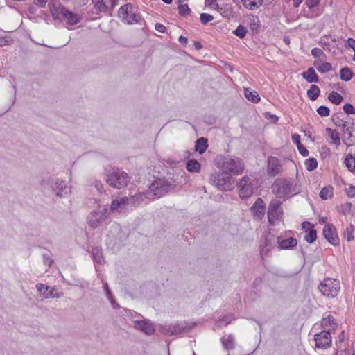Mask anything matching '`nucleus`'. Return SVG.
I'll use <instances>...</instances> for the list:
<instances>
[{
  "mask_svg": "<svg viewBox=\"0 0 355 355\" xmlns=\"http://www.w3.org/2000/svg\"><path fill=\"white\" fill-rule=\"evenodd\" d=\"M215 161L218 168L231 176L240 175L244 170V163L236 157L219 155L216 157Z\"/></svg>",
  "mask_w": 355,
  "mask_h": 355,
  "instance_id": "obj_1",
  "label": "nucleus"
},
{
  "mask_svg": "<svg viewBox=\"0 0 355 355\" xmlns=\"http://www.w3.org/2000/svg\"><path fill=\"white\" fill-rule=\"evenodd\" d=\"M176 187L175 182H171L165 178H156L148 188V198H160Z\"/></svg>",
  "mask_w": 355,
  "mask_h": 355,
  "instance_id": "obj_2",
  "label": "nucleus"
},
{
  "mask_svg": "<svg viewBox=\"0 0 355 355\" xmlns=\"http://www.w3.org/2000/svg\"><path fill=\"white\" fill-rule=\"evenodd\" d=\"M130 180L129 175L119 168H112L106 173L107 184L114 189H120L126 187Z\"/></svg>",
  "mask_w": 355,
  "mask_h": 355,
  "instance_id": "obj_3",
  "label": "nucleus"
},
{
  "mask_svg": "<svg viewBox=\"0 0 355 355\" xmlns=\"http://www.w3.org/2000/svg\"><path fill=\"white\" fill-rule=\"evenodd\" d=\"M196 324V322L190 323L183 321L169 324H162L159 327V331L164 335L176 336L182 333L189 331L193 328Z\"/></svg>",
  "mask_w": 355,
  "mask_h": 355,
  "instance_id": "obj_4",
  "label": "nucleus"
},
{
  "mask_svg": "<svg viewBox=\"0 0 355 355\" xmlns=\"http://www.w3.org/2000/svg\"><path fill=\"white\" fill-rule=\"evenodd\" d=\"M209 182L220 191H232L234 187L232 182V176L223 171L212 173Z\"/></svg>",
  "mask_w": 355,
  "mask_h": 355,
  "instance_id": "obj_5",
  "label": "nucleus"
},
{
  "mask_svg": "<svg viewBox=\"0 0 355 355\" xmlns=\"http://www.w3.org/2000/svg\"><path fill=\"white\" fill-rule=\"evenodd\" d=\"M274 194L278 198H284L293 192H295V184L292 180H277L271 187Z\"/></svg>",
  "mask_w": 355,
  "mask_h": 355,
  "instance_id": "obj_6",
  "label": "nucleus"
},
{
  "mask_svg": "<svg viewBox=\"0 0 355 355\" xmlns=\"http://www.w3.org/2000/svg\"><path fill=\"white\" fill-rule=\"evenodd\" d=\"M318 288L324 295L334 297L340 288V282L336 279L325 278L320 282Z\"/></svg>",
  "mask_w": 355,
  "mask_h": 355,
  "instance_id": "obj_7",
  "label": "nucleus"
},
{
  "mask_svg": "<svg viewBox=\"0 0 355 355\" xmlns=\"http://www.w3.org/2000/svg\"><path fill=\"white\" fill-rule=\"evenodd\" d=\"M282 202L277 199H272L268 207V219L270 225H275L277 221L283 218V209L281 207Z\"/></svg>",
  "mask_w": 355,
  "mask_h": 355,
  "instance_id": "obj_8",
  "label": "nucleus"
},
{
  "mask_svg": "<svg viewBox=\"0 0 355 355\" xmlns=\"http://www.w3.org/2000/svg\"><path fill=\"white\" fill-rule=\"evenodd\" d=\"M277 237L270 232L262 236L260 241V256L262 259L268 255L276 245Z\"/></svg>",
  "mask_w": 355,
  "mask_h": 355,
  "instance_id": "obj_9",
  "label": "nucleus"
},
{
  "mask_svg": "<svg viewBox=\"0 0 355 355\" xmlns=\"http://www.w3.org/2000/svg\"><path fill=\"white\" fill-rule=\"evenodd\" d=\"M107 218V210L105 208L101 209L89 214L87 217V223L92 227L96 228L103 225Z\"/></svg>",
  "mask_w": 355,
  "mask_h": 355,
  "instance_id": "obj_10",
  "label": "nucleus"
},
{
  "mask_svg": "<svg viewBox=\"0 0 355 355\" xmlns=\"http://www.w3.org/2000/svg\"><path fill=\"white\" fill-rule=\"evenodd\" d=\"M239 194L241 199L249 198L254 193V187L250 178L243 176L238 183Z\"/></svg>",
  "mask_w": 355,
  "mask_h": 355,
  "instance_id": "obj_11",
  "label": "nucleus"
},
{
  "mask_svg": "<svg viewBox=\"0 0 355 355\" xmlns=\"http://www.w3.org/2000/svg\"><path fill=\"white\" fill-rule=\"evenodd\" d=\"M330 329H324L320 333L315 334L314 340L315 347L321 349H327L331 345V336Z\"/></svg>",
  "mask_w": 355,
  "mask_h": 355,
  "instance_id": "obj_12",
  "label": "nucleus"
},
{
  "mask_svg": "<svg viewBox=\"0 0 355 355\" xmlns=\"http://www.w3.org/2000/svg\"><path fill=\"white\" fill-rule=\"evenodd\" d=\"M49 184L52 190L55 193V195L58 197H64L70 192V189L62 180L58 178L52 179L49 181Z\"/></svg>",
  "mask_w": 355,
  "mask_h": 355,
  "instance_id": "obj_13",
  "label": "nucleus"
},
{
  "mask_svg": "<svg viewBox=\"0 0 355 355\" xmlns=\"http://www.w3.org/2000/svg\"><path fill=\"white\" fill-rule=\"evenodd\" d=\"M322 234L327 241L332 245L337 246L339 245L340 241L336 227L329 223L325 225L323 228Z\"/></svg>",
  "mask_w": 355,
  "mask_h": 355,
  "instance_id": "obj_14",
  "label": "nucleus"
},
{
  "mask_svg": "<svg viewBox=\"0 0 355 355\" xmlns=\"http://www.w3.org/2000/svg\"><path fill=\"white\" fill-rule=\"evenodd\" d=\"M96 10L101 12L112 11L118 4V0H92Z\"/></svg>",
  "mask_w": 355,
  "mask_h": 355,
  "instance_id": "obj_15",
  "label": "nucleus"
},
{
  "mask_svg": "<svg viewBox=\"0 0 355 355\" xmlns=\"http://www.w3.org/2000/svg\"><path fill=\"white\" fill-rule=\"evenodd\" d=\"M37 291L43 295L46 299L47 298H59L63 295L61 292H58L54 288H51L49 286L43 284L38 283L35 286Z\"/></svg>",
  "mask_w": 355,
  "mask_h": 355,
  "instance_id": "obj_16",
  "label": "nucleus"
},
{
  "mask_svg": "<svg viewBox=\"0 0 355 355\" xmlns=\"http://www.w3.org/2000/svg\"><path fill=\"white\" fill-rule=\"evenodd\" d=\"M134 328L137 330L144 332L146 335H153L155 333V327L152 322L148 320H135Z\"/></svg>",
  "mask_w": 355,
  "mask_h": 355,
  "instance_id": "obj_17",
  "label": "nucleus"
},
{
  "mask_svg": "<svg viewBox=\"0 0 355 355\" xmlns=\"http://www.w3.org/2000/svg\"><path fill=\"white\" fill-rule=\"evenodd\" d=\"M60 12L62 17L67 20V23L69 25H76L81 20L79 15L70 11L64 6H60Z\"/></svg>",
  "mask_w": 355,
  "mask_h": 355,
  "instance_id": "obj_18",
  "label": "nucleus"
},
{
  "mask_svg": "<svg viewBox=\"0 0 355 355\" xmlns=\"http://www.w3.org/2000/svg\"><path fill=\"white\" fill-rule=\"evenodd\" d=\"M254 217L261 220L266 213V205L262 198H258L250 209Z\"/></svg>",
  "mask_w": 355,
  "mask_h": 355,
  "instance_id": "obj_19",
  "label": "nucleus"
},
{
  "mask_svg": "<svg viewBox=\"0 0 355 355\" xmlns=\"http://www.w3.org/2000/svg\"><path fill=\"white\" fill-rule=\"evenodd\" d=\"M282 170V165L276 157L270 156L268 159L267 173L268 176L275 177Z\"/></svg>",
  "mask_w": 355,
  "mask_h": 355,
  "instance_id": "obj_20",
  "label": "nucleus"
},
{
  "mask_svg": "<svg viewBox=\"0 0 355 355\" xmlns=\"http://www.w3.org/2000/svg\"><path fill=\"white\" fill-rule=\"evenodd\" d=\"M277 243L280 250H288L295 247L297 244V240L295 238L290 237L283 239L282 237H277Z\"/></svg>",
  "mask_w": 355,
  "mask_h": 355,
  "instance_id": "obj_21",
  "label": "nucleus"
},
{
  "mask_svg": "<svg viewBox=\"0 0 355 355\" xmlns=\"http://www.w3.org/2000/svg\"><path fill=\"white\" fill-rule=\"evenodd\" d=\"M302 76L309 83H318L319 81L318 76L313 67L308 68L306 71L302 73Z\"/></svg>",
  "mask_w": 355,
  "mask_h": 355,
  "instance_id": "obj_22",
  "label": "nucleus"
},
{
  "mask_svg": "<svg viewBox=\"0 0 355 355\" xmlns=\"http://www.w3.org/2000/svg\"><path fill=\"white\" fill-rule=\"evenodd\" d=\"M223 347L226 350L233 349L235 347V340L232 334L223 336L221 338Z\"/></svg>",
  "mask_w": 355,
  "mask_h": 355,
  "instance_id": "obj_23",
  "label": "nucleus"
},
{
  "mask_svg": "<svg viewBox=\"0 0 355 355\" xmlns=\"http://www.w3.org/2000/svg\"><path fill=\"white\" fill-rule=\"evenodd\" d=\"M208 148V141L207 138L200 137L196 141L195 151L200 154L204 153Z\"/></svg>",
  "mask_w": 355,
  "mask_h": 355,
  "instance_id": "obj_24",
  "label": "nucleus"
},
{
  "mask_svg": "<svg viewBox=\"0 0 355 355\" xmlns=\"http://www.w3.org/2000/svg\"><path fill=\"white\" fill-rule=\"evenodd\" d=\"M313 65L321 73H325L332 69L331 64L327 62L315 61Z\"/></svg>",
  "mask_w": 355,
  "mask_h": 355,
  "instance_id": "obj_25",
  "label": "nucleus"
},
{
  "mask_svg": "<svg viewBox=\"0 0 355 355\" xmlns=\"http://www.w3.org/2000/svg\"><path fill=\"white\" fill-rule=\"evenodd\" d=\"M201 165L196 159H189L186 164V168L191 173H198Z\"/></svg>",
  "mask_w": 355,
  "mask_h": 355,
  "instance_id": "obj_26",
  "label": "nucleus"
},
{
  "mask_svg": "<svg viewBox=\"0 0 355 355\" xmlns=\"http://www.w3.org/2000/svg\"><path fill=\"white\" fill-rule=\"evenodd\" d=\"M245 8L253 10L259 8L263 0H241Z\"/></svg>",
  "mask_w": 355,
  "mask_h": 355,
  "instance_id": "obj_27",
  "label": "nucleus"
},
{
  "mask_svg": "<svg viewBox=\"0 0 355 355\" xmlns=\"http://www.w3.org/2000/svg\"><path fill=\"white\" fill-rule=\"evenodd\" d=\"M132 8L133 6L131 3H127L121 6L118 11L119 17L123 19H126L128 17V14L132 12Z\"/></svg>",
  "mask_w": 355,
  "mask_h": 355,
  "instance_id": "obj_28",
  "label": "nucleus"
},
{
  "mask_svg": "<svg viewBox=\"0 0 355 355\" xmlns=\"http://www.w3.org/2000/svg\"><path fill=\"white\" fill-rule=\"evenodd\" d=\"M245 97L250 101L254 103H257L260 101V96L258 93L255 91H250L245 88L244 90Z\"/></svg>",
  "mask_w": 355,
  "mask_h": 355,
  "instance_id": "obj_29",
  "label": "nucleus"
},
{
  "mask_svg": "<svg viewBox=\"0 0 355 355\" xmlns=\"http://www.w3.org/2000/svg\"><path fill=\"white\" fill-rule=\"evenodd\" d=\"M334 188L331 185L323 187L320 192V197L322 200L331 199L334 195Z\"/></svg>",
  "mask_w": 355,
  "mask_h": 355,
  "instance_id": "obj_30",
  "label": "nucleus"
},
{
  "mask_svg": "<svg viewBox=\"0 0 355 355\" xmlns=\"http://www.w3.org/2000/svg\"><path fill=\"white\" fill-rule=\"evenodd\" d=\"M320 90L318 85H311L310 89L307 91V96L311 100H316L320 96Z\"/></svg>",
  "mask_w": 355,
  "mask_h": 355,
  "instance_id": "obj_31",
  "label": "nucleus"
},
{
  "mask_svg": "<svg viewBox=\"0 0 355 355\" xmlns=\"http://www.w3.org/2000/svg\"><path fill=\"white\" fill-rule=\"evenodd\" d=\"M92 255L94 260L98 263L99 264H102L104 263V258L103 256L102 250L101 248L95 247L92 249Z\"/></svg>",
  "mask_w": 355,
  "mask_h": 355,
  "instance_id": "obj_32",
  "label": "nucleus"
},
{
  "mask_svg": "<svg viewBox=\"0 0 355 355\" xmlns=\"http://www.w3.org/2000/svg\"><path fill=\"white\" fill-rule=\"evenodd\" d=\"M353 77V72L348 67H343L340 71V78L343 81H349Z\"/></svg>",
  "mask_w": 355,
  "mask_h": 355,
  "instance_id": "obj_33",
  "label": "nucleus"
},
{
  "mask_svg": "<svg viewBox=\"0 0 355 355\" xmlns=\"http://www.w3.org/2000/svg\"><path fill=\"white\" fill-rule=\"evenodd\" d=\"M344 163L349 171H355V158L352 156V155L348 154L346 155Z\"/></svg>",
  "mask_w": 355,
  "mask_h": 355,
  "instance_id": "obj_34",
  "label": "nucleus"
},
{
  "mask_svg": "<svg viewBox=\"0 0 355 355\" xmlns=\"http://www.w3.org/2000/svg\"><path fill=\"white\" fill-rule=\"evenodd\" d=\"M326 131L328 133L329 136L333 140V143L336 146H339L340 144V139L339 134L336 132V130H333L330 128H327Z\"/></svg>",
  "mask_w": 355,
  "mask_h": 355,
  "instance_id": "obj_35",
  "label": "nucleus"
},
{
  "mask_svg": "<svg viewBox=\"0 0 355 355\" xmlns=\"http://www.w3.org/2000/svg\"><path fill=\"white\" fill-rule=\"evenodd\" d=\"M332 325H336L334 318L331 315H327V316H324V315L321 321L322 327L325 329L327 327Z\"/></svg>",
  "mask_w": 355,
  "mask_h": 355,
  "instance_id": "obj_36",
  "label": "nucleus"
},
{
  "mask_svg": "<svg viewBox=\"0 0 355 355\" xmlns=\"http://www.w3.org/2000/svg\"><path fill=\"white\" fill-rule=\"evenodd\" d=\"M355 230V227L354 225H350L346 227L344 231L343 236L348 241L350 242L354 239V232Z\"/></svg>",
  "mask_w": 355,
  "mask_h": 355,
  "instance_id": "obj_37",
  "label": "nucleus"
},
{
  "mask_svg": "<svg viewBox=\"0 0 355 355\" xmlns=\"http://www.w3.org/2000/svg\"><path fill=\"white\" fill-rule=\"evenodd\" d=\"M328 100L335 105H339L343 100V97L334 91L329 94Z\"/></svg>",
  "mask_w": 355,
  "mask_h": 355,
  "instance_id": "obj_38",
  "label": "nucleus"
},
{
  "mask_svg": "<svg viewBox=\"0 0 355 355\" xmlns=\"http://www.w3.org/2000/svg\"><path fill=\"white\" fill-rule=\"evenodd\" d=\"M304 164L309 171H312L317 168L318 162L315 158L311 157L305 160Z\"/></svg>",
  "mask_w": 355,
  "mask_h": 355,
  "instance_id": "obj_39",
  "label": "nucleus"
},
{
  "mask_svg": "<svg viewBox=\"0 0 355 355\" xmlns=\"http://www.w3.org/2000/svg\"><path fill=\"white\" fill-rule=\"evenodd\" d=\"M250 28L253 32H255V33L259 31L260 28V21L258 17L253 16V17L250 19Z\"/></svg>",
  "mask_w": 355,
  "mask_h": 355,
  "instance_id": "obj_40",
  "label": "nucleus"
},
{
  "mask_svg": "<svg viewBox=\"0 0 355 355\" xmlns=\"http://www.w3.org/2000/svg\"><path fill=\"white\" fill-rule=\"evenodd\" d=\"M317 239V231L315 229H311L309 233L305 236V241L308 243H313L316 241Z\"/></svg>",
  "mask_w": 355,
  "mask_h": 355,
  "instance_id": "obj_41",
  "label": "nucleus"
},
{
  "mask_svg": "<svg viewBox=\"0 0 355 355\" xmlns=\"http://www.w3.org/2000/svg\"><path fill=\"white\" fill-rule=\"evenodd\" d=\"M247 32L246 28L241 24H239L237 28L233 31V33L241 39L245 37Z\"/></svg>",
  "mask_w": 355,
  "mask_h": 355,
  "instance_id": "obj_42",
  "label": "nucleus"
},
{
  "mask_svg": "<svg viewBox=\"0 0 355 355\" xmlns=\"http://www.w3.org/2000/svg\"><path fill=\"white\" fill-rule=\"evenodd\" d=\"M179 14L182 17H186L191 12V9L189 8L187 4H180L178 6Z\"/></svg>",
  "mask_w": 355,
  "mask_h": 355,
  "instance_id": "obj_43",
  "label": "nucleus"
},
{
  "mask_svg": "<svg viewBox=\"0 0 355 355\" xmlns=\"http://www.w3.org/2000/svg\"><path fill=\"white\" fill-rule=\"evenodd\" d=\"M13 39L11 36L6 35L4 36H0V47L10 45L12 43Z\"/></svg>",
  "mask_w": 355,
  "mask_h": 355,
  "instance_id": "obj_44",
  "label": "nucleus"
},
{
  "mask_svg": "<svg viewBox=\"0 0 355 355\" xmlns=\"http://www.w3.org/2000/svg\"><path fill=\"white\" fill-rule=\"evenodd\" d=\"M128 24L138 23L141 20V15L139 13H133L125 19Z\"/></svg>",
  "mask_w": 355,
  "mask_h": 355,
  "instance_id": "obj_45",
  "label": "nucleus"
},
{
  "mask_svg": "<svg viewBox=\"0 0 355 355\" xmlns=\"http://www.w3.org/2000/svg\"><path fill=\"white\" fill-rule=\"evenodd\" d=\"M322 48L326 51L331 52L334 54H336L337 52L338 51V48L337 46H335L334 45H331V44L329 42H322Z\"/></svg>",
  "mask_w": 355,
  "mask_h": 355,
  "instance_id": "obj_46",
  "label": "nucleus"
},
{
  "mask_svg": "<svg viewBox=\"0 0 355 355\" xmlns=\"http://www.w3.org/2000/svg\"><path fill=\"white\" fill-rule=\"evenodd\" d=\"M110 210L112 211H121L122 210L119 199L112 200L110 205Z\"/></svg>",
  "mask_w": 355,
  "mask_h": 355,
  "instance_id": "obj_47",
  "label": "nucleus"
},
{
  "mask_svg": "<svg viewBox=\"0 0 355 355\" xmlns=\"http://www.w3.org/2000/svg\"><path fill=\"white\" fill-rule=\"evenodd\" d=\"M317 112L320 116H328L330 110L327 106L321 105L317 109Z\"/></svg>",
  "mask_w": 355,
  "mask_h": 355,
  "instance_id": "obj_48",
  "label": "nucleus"
},
{
  "mask_svg": "<svg viewBox=\"0 0 355 355\" xmlns=\"http://www.w3.org/2000/svg\"><path fill=\"white\" fill-rule=\"evenodd\" d=\"M214 19V17L207 13H202L200 16V20L202 24H207L208 22L212 21Z\"/></svg>",
  "mask_w": 355,
  "mask_h": 355,
  "instance_id": "obj_49",
  "label": "nucleus"
},
{
  "mask_svg": "<svg viewBox=\"0 0 355 355\" xmlns=\"http://www.w3.org/2000/svg\"><path fill=\"white\" fill-rule=\"evenodd\" d=\"M145 195V193H137L134 196L130 197V206H133L135 203L139 202L142 200V196Z\"/></svg>",
  "mask_w": 355,
  "mask_h": 355,
  "instance_id": "obj_50",
  "label": "nucleus"
},
{
  "mask_svg": "<svg viewBox=\"0 0 355 355\" xmlns=\"http://www.w3.org/2000/svg\"><path fill=\"white\" fill-rule=\"evenodd\" d=\"M91 186L94 187L96 191L101 193L104 191L103 185L100 180H94L91 182Z\"/></svg>",
  "mask_w": 355,
  "mask_h": 355,
  "instance_id": "obj_51",
  "label": "nucleus"
},
{
  "mask_svg": "<svg viewBox=\"0 0 355 355\" xmlns=\"http://www.w3.org/2000/svg\"><path fill=\"white\" fill-rule=\"evenodd\" d=\"M344 112L347 114H355V107L351 103H346L343 107Z\"/></svg>",
  "mask_w": 355,
  "mask_h": 355,
  "instance_id": "obj_52",
  "label": "nucleus"
},
{
  "mask_svg": "<svg viewBox=\"0 0 355 355\" xmlns=\"http://www.w3.org/2000/svg\"><path fill=\"white\" fill-rule=\"evenodd\" d=\"M43 262L46 266L50 267L53 263V260L51 259V253H44L42 254Z\"/></svg>",
  "mask_w": 355,
  "mask_h": 355,
  "instance_id": "obj_53",
  "label": "nucleus"
},
{
  "mask_svg": "<svg viewBox=\"0 0 355 355\" xmlns=\"http://www.w3.org/2000/svg\"><path fill=\"white\" fill-rule=\"evenodd\" d=\"M332 121H334V123H335V125L336 126L340 127L342 128L343 131H345V128L347 126L346 121H344L343 120L340 119L338 117H336V118L333 117Z\"/></svg>",
  "mask_w": 355,
  "mask_h": 355,
  "instance_id": "obj_54",
  "label": "nucleus"
},
{
  "mask_svg": "<svg viewBox=\"0 0 355 355\" xmlns=\"http://www.w3.org/2000/svg\"><path fill=\"white\" fill-rule=\"evenodd\" d=\"M311 55L315 58L325 57V54L322 50L319 48H313L311 50Z\"/></svg>",
  "mask_w": 355,
  "mask_h": 355,
  "instance_id": "obj_55",
  "label": "nucleus"
},
{
  "mask_svg": "<svg viewBox=\"0 0 355 355\" xmlns=\"http://www.w3.org/2000/svg\"><path fill=\"white\" fill-rule=\"evenodd\" d=\"M122 209H125L126 206L130 205V198L128 197H123L119 198Z\"/></svg>",
  "mask_w": 355,
  "mask_h": 355,
  "instance_id": "obj_56",
  "label": "nucleus"
},
{
  "mask_svg": "<svg viewBox=\"0 0 355 355\" xmlns=\"http://www.w3.org/2000/svg\"><path fill=\"white\" fill-rule=\"evenodd\" d=\"M103 288L105 291L106 296L109 300H112L113 298V295L112 294L111 290L109 288L108 284L105 282L103 284Z\"/></svg>",
  "mask_w": 355,
  "mask_h": 355,
  "instance_id": "obj_57",
  "label": "nucleus"
},
{
  "mask_svg": "<svg viewBox=\"0 0 355 355\" xmlns=\"http://www.w3.org/2000/svg\"><path fill=\"white\" fill-rule=\"evenodd\" d=\"M320 2V0H306V3L309 9L316 7Z\"/></svg>",
  "mask_w": 355,
  "mask_h": 355,
  "instance_id": "obj_58",
  "label": "nucleus"
},
{
  "mask_svg": "<svg viewBox=\"0 0 355 355\" xmlns=\"http://www.w3.org/2000/svg\"><path fill=\"white\" fill-rule=\"evenodd\" d=\"M291 139H292V141L295 144H296L297 147H298V146L302 144L300 142V135L299 134H297V133L293 134L291 136Z\"/></svg>",
  "mask_w": 355,
  "mask_h": 355,
  "instance_id": "obj_59",
  "label": "nucleus"
},
{
  "mask_svg": "<svg viewBox=\"0 0 355 355\" xmlns=\"http://www.w3.org/2000/svg\"><path fill=\"white\" fill-rule=\"evenodd\" d=\"M297 149H298L300 153L303 157H306L309 155V150L306 148L305 146H304V145L301 144V145L298 146Z\"/></svg>",
  "mask_w": 355,
  "mask_h": 355,
  "instance_id": "obj_60",
  "label": "nucleus"
},
{
  "mask_svg": "<svg viewBox=\"0 0 355 355\" xmlns=\"http://www.w3.org/2000/svg\"><path fill=\"white\" fill-rule=\"evenodd\" d=\"M345 46L349 48H352V49H355V40L353 38L347 39Z\"/></svg>",
  "mask_w": 355,
  "mask_h": 355,
  "instance_id": "obj_61",
  "label": "nucleus"
},
{
  "mask_svg": "<svg viewBox=\"0 0 355 355\" xmlns=\"http://www.w3.org/2000/svg\"><path fill=\"white\" fill-rule=\"evenodd\" d=\"M347 195L348 197L353 198L355 196V186L351 185L347 191Z\"/></svg>",
  "mask_w": 355,
  "mask_h": 355,
  "instance_id": "obj_62",
  "label": "nucleus"
},
{
  "mask_svg": "<svg viewBox=\"0 0 355 355\" xmlns=\"http://www.w3.org/2000/svg\"><path fill=\"white\" fill-rule=\"evenodd\" d=\"M205 4L206 6L212 7V6H215L216 7V8H218V5L217 3L216 0H205Z\"/></svg>",
  "mask_w": 355,
  "mask_h": 355,
  "instance_id": "obj_63",
  "label": "nucleus"
},
{
  "mask_svg": "<svg viewBox=\"0 0 355 355\" xmlns=\"http://www.w3.org/2000/svg\"><path fill=\"white\" fill-rule=\"evenodd\" d=\"M51 14L54 19H59V14H60V10H57L56 8L50 9Z\"/></svg>",
  "mask_w": 355,
  "mask_h": 355,
  "instance_id": "obj_64",
  "label": "nucleus"
}]
</instances>
